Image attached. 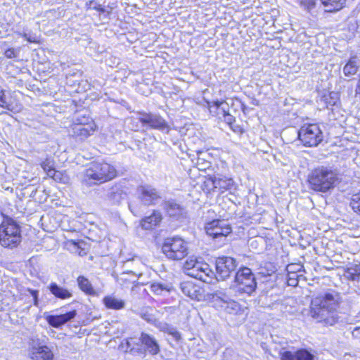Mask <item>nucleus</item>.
<instances>
[{
	"mask_svg": "<svg viewBox=\"0 0 360 360\" xmlns=\"http://www.w3.org/2000/svg\"><path fill=\"white\" fill-rule=\"evenodd\" d=\"M344 276L347 280L360 283V262L359 264H352L345 271Z\"/></svg>",
	"mask_w": 360,
	"mask_h": 360,
	"instance_id": "393cba45",
	"label": "nucleus"
},
{
	"mask_svg": "<svg viewBox=\"0 0 360 360\" xmlns=\"http://www.w3.org/2000/svg\"><path fill=\"white\" fill-rule=\"evenodd\" d=\"M179 288L182 293L191 300L200 301L203 298L202 288L192 281H184L180 283Z\"/></svg>",
	"mask_w": 360,
	"mask_h": 360,
	"instance_id": "2eb2a0df",
	"label": "nucleus"
},
{
	"mask_svg": "<svg viewBox=\"0 0 360 360\" xmlns=\"http://www.w3.org/2000/svg\"><path fill=\"white\" fill-rule=\"evenodd\" d=\"M238 262L237 260L228 256L219 257L215 260V279L225 281L236 272Z\"/></svg>",
	"mask_w": 360,
	"mask_h": 360,
	"instance_id": "9d476101",
	"label": "nucleus"
},
{
	"mask_svg": "<svg viewBox=\"0 0 360 360\" xmlns=\"http://www.w3.org/2000/svg\"><path fill=\"white\" fill-rule=\"evenodd\" d=\"M88 120H89V117H86L85 121L88 122Z\"/></svg>",
	"mask_w": 360,
	"mask_h": 360,
	"instance_id": "13d9d810",
	"label": "nucleus"
},
{
	"mask_svg": "<svg viewBox=\"0 0 360 360\" xmlns=\"http://www.w3.org/2000/svg\"><path fill=\"white\" fill-rule=\"evenodd\" d=\"M78 122L73 124L70 130V136L82 141L89 137L94 131L93 124L83 122L77 119Z\"/></svg>",
	"mask_w": 360,
	"mask_h": 360,
	"instance_id": "ddd939ff",
	"label": "nucleus"
},
{
	"mask_svg": "<svg viewBox=\"0 0 360 360\" xmlns=\"http://www.w3.org/2000/svg\"><path fill=\"white\" fill-rule=\"evenodd\" d=\"M339 169L333 165H320L310 171L307 182L311 190L327 193L333 189L340 181Z\"/></svg>",
	"mask_w": 360,
	"mask_h": 360,
	"instance_id": "f03ea898",
	"label": "nucleus"
},
{
	"mask_svg": "<svg viewBox=\"0 0 360 360\" xmlns=\"http://www.w3.org/2000/svg\"><path fill=\"white\" fill-rule=\"evenodd\" d=\"M155 326L157 328H158L160 331L167 333L168 330L172 326L166 322L157 321L155 323Z\"/></svg>",
	"mask_w": 360,
	"mask_h": 360,
	"instance_id": "79ce46f5",
	"label": "nucleus"
},
{
	"mask_svg": "<svg viewBox=\"0 0 360 360\" xmlns=\"http://www.w3.org/2000/svg\"><path fill=\"white\" fill-rule=\"evenodd\" d=\"M103 303L107 308L115 310L122 309L125 307L124 300L112 296L105 297L103 298Z\"/></svg>",
	"mask_w": 360,
	"mask_h": 360,
	"instance_id": "cd10ccee",
	"label": "nucleus"
},
{
	"mask_svg": "<svg viewBox=\"0 0 360 360\" xmlns=\"http://www.w3.org/2000/svg\"><path fill=\"white\" fill-rule=\"evenodd\" d=\"M18 52L13 48L8 49L4 52V56L7 58H14L18 56Z\"/></svg>",
	"mask_w": 360,
	"mask_h": 360,
	"instance_id": "49530a36",
	"label": "nucleus"
},
{
	"mask_svg": "<svg viewBox=\"0 0 360 360\" xmlns=\"http://www.w3.org/2000/svg\"><path fill=\"white\" fill-rule=\"evenodd\" d=\"M298 137L304 146H317L323 141V133L316 124H304L298 131Z\"/></svg>",
	"mask_w": 360,
	"mask_h": 360,
	"instance_id": "6e6552de",
	"label": "nucleus"
},
{
	"mask_svg": "<svg viewBox=\"0 0 360 360\" xmlns=\"http://www.w3.org/2000/svg\"><path fill=\"white\" fill-rule=\"evenodd\" d=\"M341 303V297L335 291L326 292L313 298L310 305V316L319 322L333 325L336 322L333 314Z\"/></svg>",
	"mask_w": 360,
	"mask_h": 360,
	"instance_id": "f257e3e1",
	"label": "nucleus"
},
{
	"mask_svg": "<svg viewBox=\"0 0 360 360\" xmlns=\"http://www.w3.org/2000/svg\"><path fill=\"white\" fill-rule=\"evenodd\" d=\"M27 291L30 293L33 297V304L36 307L39 305V291L37 290L28 289Z\"/></svg>",
	"mask_w": 360,
	"mask_h": 360,
	"instance_id": "a18cd8bd",
	"label": "nucleus"
},
{
	"mask_svg": "<svg viewBox=\"0 0 360 360\" xmlns=\"http://www.w3.org/2000/svg\"><path fill=\"white\" fill-rule=\"evenodd\" d=\"M77 311L72 310L60 315H46L45 319L51 326L58 328L75 319Z\"/></svg>",
	"mask_w": 360,
	"mask_h": 360,
	"instance_id": "dca6fc26",
	"label": "nucleus"
},
{
	"mask_svg": "<svg viewBox=\"0 0 360 360\" xmlns=\"http://www.w3.org/2000/svg\"><path fill=\"white\" fill-rule=\"evenodd\" d=\"M322 4L326 8V11L334 12L342 9L345 0H321Z\"/></svg>",
	"mask_w": 360,
	"mask_h": 360,
	"instance_id": "c756f323",
	"label": "nucleus"
},
{
	"mask_svg": "<svg viewBox=\"0 0 360 360\" xmlns=\"http://www.w3.org/2000/svg\"><path fill=\"white\" fill-rule=\"evenodd\" d=\"M165 209L171 217L176 219L186 217L185 209L175 200H169L165 203Z\"/></svg>",
	"mask_w": 360,
	"mask_h": 360,
	"instance_id": "aec40b11",
	"label": "nucleus"
},
{
	"mask_svg": "<svg viewBox=\"0 0 360 360\" xmlns=\"http://www.w3.org/2000/svg\"><path fill=\"white\" fill-rule=\"evenodd\" d=\"M28 354L32 360H52L53 352L46 345H38L32 343L28 349Z\"/></svg>",
	"mask_w": 360,
	"mask_h": 360,
	"instance_id": "4468645a",
	"label": "nucleus"
},
{
	"mask_svg": "<svg viewBox=\"0 0 360 360\" xmlns=\"http://www.w3.org/2000/svg\"><path fill=\"white\" fill-rule=\"evenodd\" d=\"M219 115H221L223 116V110H219Z\"/></svg>",
	"mask_w": 360,
	"mask_h": 360,
	"instance_id": "6e6d98bb",
	"label": "nucleus"
},
{
	"mask_svg": "<svg viewBox=\"0 0 360 360\" xmlns=\"http://www.w3.org/2000/svg\"><path fill=\"white\" fill-rule=\"evenodd\" d=\"M48 288L52 295L60 300L68 299L72 296V292L69 290L58 285L54 282L51 283Z\"/></svg>",
	"mask_w": 360,
	"mask_h": 360,
	"instance_id": "b1692460",
	"label": "nucleus"
},
{
	"mask_svg": "<svg viewBox=\"0 0 360 360\" xmlns=\"http://www.w3.org/2000/svg\"><path fill=\"white\" fill-rule=\"evenodd\" d=\"M316 0H301V4L307 10L310 11L312 9L316 4Z\"/></svg>",
	"mask_w": 360,
	"mask_h": 360,
	"instance_id": "c03bdc74",
	"label": "nucleus"
},
{
	"mask_svg": "<svg viewBox=\"0 0 360 360\" xmlns=\"http://www.w3.org/2000/svg\"><path fill=\"white\" fill-rule=\"evenodd\" d=\"M85 6L87 9H94L98 11L101 13H104L105 11V9L103 7H102L101 4H98L94 0L86 2Z\"/></svg>",
	"mask_w": 360,
	"mask_h": 360,
	"instance_id": "e433bc0d",
	"label": "nucleus"
},
{
	"mask_svg": "<svg viewBox=\"0 0 360 360\" xmlns=\"http://www.w3.org/2000/svg\"><path fill=\"white\" fill-rule=\"evenodd\" d=\"M127 196L122 185L115 184L110 186L106 193V198L112 204H120Z\"/></svg>",
	"mask_w": 360,
	"mask_h": 360,
	"instance_id": "f3484780",
	"label": "nucleus"
},
{
	"mask_svg": "<svg viewBox=\"0 0 360 360\" xmlns=\"http://www.w3.org/2000/svg\"><path fill=\"white\" fill-rule=\"evenodd\" d=\"M77 284L79 289L89 295H96L91 282L84 276H79L77 279Z\"/></svg>",
	"mask_w": 360,
	"mask_h": 360,
	"instance_id": "bb28decb",
	"label": "nucleus"
},
{
	"mask_svg": "<svg viewBox=\"0 0 360 360\" xmlns=\"http://www.w3.org/2000/svg\"><path fill=\"white\" fill-rule=\"evenodd\" d=\"M150 290L156 295H162L172 290V285L167 282H154L150 285Z\"/></svg>",
	"mask_w": 360,
	"mask_h": 360,
	"instance_id": "c85d7f7f",
	"label": "nucleus"
},
{
	"mask_svg": "<svg viewBox=\"0 0 360 360\" xmlns=\"http://www.w3.org/2000/svg\"><path fill=\"white\" fill-rule=\"evenodd\" d=\"M139 120L143 126L162 132L168 133L170 129L166 120L158 114L142 112L140 113Z\"/></svg>",
	"mask_w": 360,
	"mask_h": 360,
	"instance_id": "f8f14e48",
	"label": "nucleus"
},
{
	"mask_svg": "<svg viewBox=\"0 0 360 360\" xmlns=\"http://www.w3.org/2000/svg\"><path fill=\"white\" fill-rule=\"evenodd\" d=\"M256 288L255 276L250 268L241 267L236 272L234 282L231 287L235 292L250 295L255 291Z\"/></svg>",
	"mask_w": 360,
	"mask_h": 360,
	"instance_id": "423d86ee",
	"label": "nucleus"
},
{
	"mask_svg": "<svg viewBox=\"0 0 360 360\" xmlns=\"http://www.w3.org/2000/svg\"><path fill=\"white\" fill-rule=\"evenodd\" d=\"M296 273L288 274V284L290 286H297L298 285V280L297 278Z\"/></svg>",
	"mask_w": 360,
	"mask_h": 360,
	"instance_id": "37998d69",
	"label": "nucleus"
},
{
	"mask_svg": "<svg viewBox=\"0 0 360 360\" xmlns=\"http://www.w3.org/2000/svg\"><path fill=\"white\" fill-rule=\"evenodd\" d=\"M129 207L130 209V210L133 212V213H135L136 210H135V207H134L133 205L131 203L129 204Z\"/></svg>",
	"mask_w": 360,
	"mask_h": 360,
	"instance_id": "864d4df0",
	"label": "nucleus"
},
{
	"mask_svg": "<svg viewBox=\"0 0 360 360\" xmlns=\"http://www.w3.org/2000/svg\"><path fill=\"white\" fill-rule=\"evenodd\" d=\"M205 229L213 239L225 238L231 232V227L226 220L214 219L207 223Z\"/></svg>",
	"mask_w": 360,
	"mask_h": 360,
	"instance_id": "9b49d317",
	"label": "nucleus"
},
{
	"mask_svg": "<svg viewBox=\"0 0 360 360\" xmlns=\"http://www.w3.org/2000/svg\"><path fill=\"white\" fill-rule=\"evenodd\" d=\"M359 63V57L356 55L352 56L342 68L344 75L348 77L355 75L360 68Z\"/></svg>",
	"mask_w": 360,
	"mask_h": 360,
	"instance_id": "412c9836",
	"label": "nucleus"
},
{
	"mask_svg": "<svg viewBox=\"0 0 360 360\" xmlns=\"http://www.w3.org/2000/svg\"><path fill=\"white\" fill-rule=\"evenodd\" d=\"M352 335L353 338L360 339V326L355 327L352 332Z\"/></svg>",
	"mask_w": 360,
	"mask_h": 360,
	"instance_id": "3c124183",
	"label": "nucleus"
},
{
	"mask_svg": "<svg viewBox=\"0 0 360 360\" xmlns=\"http://www.w3.org/2000/svg\"><path fill=\"white\" fill-rule=\"evenodd\" d=\"M19 35L22 36L23 38H25L29 42L35 43L37 41L35 36L28 34L25 32L19 33Z\"/></svg>",
	"mask_w": 360,
	"mask_h": 360,
	"instance_id": "09e8293b",
	"label": "nucleus"
},
{
	"mask_svg": "<svg viewBox=\"0 0 360 360\" xmlns=\"http://www.w3.org/2000/svg\"><path fill=\"white\" fill-rule=\"evenodd\" d=\"M41 166L49 177L56 180L59 178V174H58V172L54 169L52 161L46 160L41 162Z\"/></svg>",
	"mask_w": 360,
	"mask_h": 360,
	"instance_id": "7c9ffc66",
	"label": "nucleus"
},
{
	"mask_svg": "<svg viewBox=\"0 0 360 360\" xmlns=\"http://www.w3.org/2000/svg\"><path fill=\"white\" fill-rule=\"evenodd\" d=\"M340 101L339 94L336 92H330L328 96H324V102L327 108L336 105Z\"/></svg>",
	"mask_w": 360,
	"mask_h": 360,
	"instance_id": "473e14b6",
	"label": "nucleus"
},
{
	"mask_svg": "<svg viewBox=\"0 0 360 360\" xmlns=\"http://www.w3.org/2000/svg\"><path fill=\"white\" fill-rule=\"evenodd\" d=\"M163 254L169 259L180 260L188 255V244L180 237L165 239L162 246Z\"/></svg>",
	"mask_w": 360,
	"mask_h": 360,
	"instance_id": "0eeeda50",
	"label": "nucleus"
},
{
	"mask_svg": "<svg viewBox=\"0 0 360 360\" xmlns=\"http://www.w3.org/2000/svg\"><path fill=\"white\" fill-rule=\"evenodd\" d=\"M0 106L13 113L19 112L22 109V105L19 102L7 101L4 90H0Z\"/></svg>",
	"mask_w": 360,
	"mask_h": 360,
	"instance_id": "5701e85b",
	"label": "nucleus"
},
{
	"mask_svg": "<svg viewBox=\"0 0 360 360\" xmlns=\"http://www.w3.org/2000/svg\"><path fill=\"white\" fill-rule=\"evenodd\" d=\"M215 108L223 110V115L229 113V105L225 101H215Z\"/></svg>",
	"mask_w": 360,
	"mask_h": 360,
	"instance_id": "4c0bfd02",
	"label": "nucleus"
},
{
	"mask_svg": "<svg viewBox=\"0 0 360 360\" xmlns=\"http://www.w3.org/2000/svg\"><path fill=\"white\" fill-rule=\"evenodd\" d=\"M75 246H77V243L75 241H72Z\"/></svg>",
	"mask_w": 360,
	"mask_h": 360,
	"instance_id": "4d7b16f0",
	"label": "nucleus"
},
{
	"mask_svg": "<svg viewBox=\"0 0 360 360\" xmlns=\"http://www.w3.org/2000/svg\"><path fill=\"white\" fill-rule=\"evenodd\" d=\"M281 360H314V356L308 350L302 349L292 352L285 351L281 353Z\"/></svg>",
	"mask_w": 360,
	"mask_h": 360,
	"instance_id": "6ab92c4d",
	"label": "nucleus"
},
{
	"mask_svg": "<svg viewBox=\"0 0 360 360\" xmlns=\"http://www.w3.org/2000/svg\"><path fill=\"white\" fill-rule=\"evenodd\" d=\"M221 307L224 310L231 314H237L240 311V305L238 302L230 299L225 304H222Z\"/></svg>",
	"mask_w": 360,
	"mask_h": 360,
	"instance_id": "2f4dec72",
	"label": "nucleus"
},
{
	"mask_svg": "<svg viewBox=\"0 0 360 360\" xmlns=\"http://www.w3.org/2000/svg\"><path fill=\"white\" fill-rule=\"evenodd\" d=\"M224 122L228 124L230 127L234 131H236V129L233 127V124L236 122L235 117L231 115L230 113L224 114L223 115Z\"/></svg>",
	"mask_w": 360,
	"mask_h": 360,
	"instance_id": "ea45409f",
	"label": "nucleus"
},
{
	"mask_svg": "<svg viewBox=\"0 0 360 360\" xmlns=\"http://www.w3.org/2000/svg\"><path fill=\"white\" fill-rule=\"evenodd\" d=\"M143 318L144 319H146L148 322H150V321H152V319H151L148 318V316H147V315H146V314H144V316H143Z\"/></svg>",
	"mask_w": 360,
	"mask_h": 360,
	"instance_id": "5fc2aeb1",
	"label": "nucleus"
},
{
	"mask_svg": "<svg viewBox=\"0 0 360 360\" xmlns=\"http://www.w3.org/2000/svg\"><path fill=\"white\" fill-rule=\"evenodd\" d=\"M350 206L354 212H360V191L352 195Z\"/></svg>",
	"mask_w": 360,
	"mask_h": 360,
	"instance_id": "72a5a7b5",
	"label": "nucleus"
},
{
	"mask_svg": "<svg viewBox=\"0 0 360 360\" xmlns=\"http://www.w3.org/2000/svg\"><path fill=\"white\" fill-rule=\"evenodd\" d=\"M167 333L172 335L173 338L177 342L181 339V333L176 330V328L172 326L168 330Z\"/></svg>",
	"mask_w": 360,
	"mask_h": 360,
	"instance_id": "a19ab883",
	"label": "nucleus"
},
{
	"mask_svg": "<svg viewBox=\"0 0 360 360\" xmlns=\"http://www.w3.org/2000/svg\"><path fill=\"white\" fill-rule=\"evenodd\" d=\"M212 298L217 301H221L223 304H225L231 298L222 290H216L214 292H213L212 295Z\"/></svg>",
	"mask_w": 360,
	"mask_h": 360,
	"instance_id": "f704fd0d",
	"label": "nucleus"
},
{
	"mask_svg": "<svg viewBox=\"0 0 360 360\" xmlns=\"http://www.w3.org/2000/svg\"><path fill=\"white\" fill-rule=\"evenodd\" d=\"M207 105H208L210 112L213 116L219 115V112H218L219 109H216L215 107H214V106H215V101H212V102H207Z\"/></svg>",
	"mask_w": 360,
	"mask_h": 360,
	"instance_id": "de8ad7c7",
	"label": "nucleus"
},
{
	"mask_svg": "<svg viewBox=\"0 0 360 360\" xmlns=\"http://www.w3.org/2000/svg\"><path fill=\"white\" fill-rule=\"evenodd\" d=\"M137 199L142 205H155L162 200V192L150 184L141 185L136 191Z\"/></svg>",
	"mask_w": 360,
	"mask_h": 360,
	"instance_id": "1a4fd4ad",
	"label": "nucleus"
},
{
	"mask_svg": "<svg viewBox=\"0 0 360 360\" xmlns=\"http://www.w3.org/2000/svg\"><path fill=\"white\" fill-rule=\"evenodd\" d=\"M197 279L202 281L205 283H211L213 278H215V273L210 268L208 264L205 263L200 268L199 275L196 276Z\"/></svg>",
	"mask_w": 360,
	"mask_h": 360,
	"instance_id": "a878e982",
	"label": "nucleus"
},
{
	"mask_svg": "<svg viewBox=\"0 0 360 360\" xmlns=\"http://www.w3.org/2000/svg\"><path fill=\"white\" fill-rule=\"evenodd\" d=\"M113 165L105 162H93L84 169L82 183L88 187L105 183L117 176Z\"/></svg>",
	"mask_w": 360,
	"mask_h": 360,
	"instance_id": "7ed1b4c3",
	"label": "nucleus"
},
{
	"mask_svg": "<svg viewBox=\"0 0 360 360\" xmlns=\"http://www.w3.org/2000/svg\"><path fill=\"white\" fill-rule=\"evenodd\" d=\"M300 268L301 267L300 266L292 264L288 265L287 271H288V274H292V273H295V271H299Z\"/></svg>",
	"mask_w": 360,
	"mask_h": 360,
	"instance_id": "8fccbe9b",
	"label": "nucleus"
},
{
	"mask_svg": "<svg viewBox=\"0 0 360 360\" xmlns=\"http://www.w3.org/2000/svg\"><path fill=\"white\" fill-rule=\"evenodd\" d=\"M21 229L18 223L9 217H4L0 225V244L4 248H13L21 242Z\"/></svg>",
	"mask_w": 360,
	"mask_h": 360,
	"instance_id": "39448f33",
	"label": "nucleus"
},
{
	"mask_svg": "<svg viewBox=\"0 0 360 360\" xmlns=\"http://www.w3.org/2000/svg\"><path fill=\"white\" fill-rule=\"evenodd\" d=\"M204 262L198 260L197 264L195 265V267L192 269V271H188V276L195 278L196 276H198V274L199 275L200 268L202 269V266Z\"/></svg>",
	"mask_w": 360,
	"mask_h": 360,
	"instance_id": "58836bf2",
	"label": "nucleus"
},
{
	"mask_svg": "<svg viewBox=\"0 0 360 360\" xmlns=\"http://www.w3.org/2000/svg\"><path fill=\"white\" fill-rule=\"evenodd\" d=\"M210 179L214 188H219L221 192L231 190L234 186V181L231 178H228L219 174L211 176Z\"/></svg>",
	"mask_w": 360,
	"mask_h": 360,
	"instance_id": "a211bd4d",
	"label": "nucleus"
},
{
	"mask_svg": "<svg viewBox=\"0 0 360 360\" xmlns=\"http://www.w3.org/2000/svg\"><path fill=\"white\" fill-rule=\"evenodd\" d=\"M161 221V213L158 211H153L151 215L146 217L141 220V224L144 229L149 230L158 226Z\"/></svg>",
	"mask_w": 360,
	"mask_h": 360,
	"instance_id": "4be33fe9",
	"label": "nucleus"
},
{
	"mask_svg": "<svg viewBox=\"0 0 360 360\" xmlns=\"http://www.w3.org/2000/svg\"><path fill=\"white\" fill-rule=\"evenodd\" d=\"M356 94H360V75H359L358 82L356 84V89H355Z\"/></svg>",
	"mask_w": 360,
	"mask_h": 360,
	"instance_id": "603ef678",
	"label": "nucleus"
},
{
	"mask_svg": "<svg viewBox=\"0 0 360 360\" xmlns=\"http://www.w3.org/2000/svg\"><path fill=\"white\" fill-rule=\"evenodd\" d=\"M122 350L130 352L134 355L143 354L148 352L152 356L157 355L160 352L158 340L146 333H141L139 342L135 338H130L122 341L120 345Z\"/></svg>",
	"mask_w": 360,
	"mask_h": 360,
	"instance_id": "20e7f679",
	"label": "nucleus"
},
{
	"mask_svg": "<svg viewBox=\"0 0 360 360\" xmlns=\"http://www.w3.org/2000/svg\"><path fill=\"white\" fill-rule=\"evenodd\" d=\"M198 262V259L195 257H190L186 260L184 264V269L187 275H188V271H192V269L195 267V265L197 264Z\"/></svg>",
	"mask_w": 360,
	"mask_h": 360,
	"instance_id": "c9c22d12",
	"label": "nucleus"
}]
</instances>
